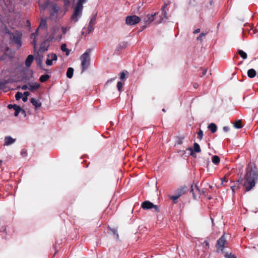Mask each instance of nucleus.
Listing matches in <instances>:
<instances>
[{"mask_svg":"<svg viewBox=\"0 0 258 258\" xmlns=\"http://www.w3.org/2000/svg\"><path fill=\"white\" fill-rule=\"evenodd\" d=\"M39 6H40V7H43V9L45 8V6H42V4L41 3V0L39 1Z\"/></svg>","mask_w":258,"mask_h":258,"instance_id":"obj_49","label":"nucleus"},{"mask_svg":"<svg viewBox=\"0 0 258 258\" xmlns=\"http://www.w3.org/2000/svg\"><path fill=\"white\" fill-rule=\"evenodd\" d=\"M87 1V0H78V1L76 5L80 6L83 8V4L84 3H86Z\"/></svg>","mask_w":258,"mask_h":258,"instance_id":"obj_30","label":"nucleus"},{"mask_svg":"<svg viewBox=\"0 0 258 258\" xmlns=\"http://www.w3.org/2000/svg\"><path fill=\"white\" fill-rule=\"evenodd\" d=\"M29 92H25L24 93V95L25 96V97H28V96L29 95Z\"/></svg>","mask_w":258,"mask_h":258,"instance_id":"obj_45","label":"nucleus"},{"mask_svg":"<svg viewBox=\"0 0 258 258\" xmlns=\"http://www.w3.org/2000/svg\"><path fill=\"white\" fill-rule=\"evenodd\" d=\"M45 43V42H43V43H42L41 44V46H40V48L41 49H42L43 51H46L47 50V48H44L43 46V45Z\"/></svg>","mask_w":258,"mask_h":258,"instance_id":"obj_41","label":"nucleus"},{"mask_svg":"<svg viewBox=\"0 0 258 258\" xmlns=\"http://www.w3.org/2000/svg\"><path fill=\"white\" fill-rule=\"evenodd\" d=\"M186 191V188L184 187H181L180 188H179L177 190V194L178 195H180V197L182 195L185 194Z\"/></svg>","mask_w":258,"mask_h":258,"instance_id":"obj_23","label":"nucleus"},{"mask_svg":"<svg viewBox=\"0 0 258 258\" xmlns=\"http://www.w3.org/2000/svg\"><path fill=\"white\" fill-rule=\"evenodd\" d=\"M14 110H15L14 115L17 116L21 111V108L20 106L17 105V106H15V108H14Z\"/></svg>","mask_w":258,"mask_h":258,"instance_id":"obj_28","label":"nucleus"},{"mask_svg":"<svg viewBox=\"0 0 258 258\" xmlns=\"http://www.w3.org/2000/svg\"><path fill=\"white\" fill-rule=\"evenodd\" d=\"M28 88H29L28 84V85H24L22 87V89L23 90H26L27 89H28Z\"/></svg>","mask_w":258,"mask_h":258,"instance_id":"obj_40","label":"nucleus"},{"mask_svg":"<svg viewBox=\"0 0 258 258\" xmlns=\"http://www.w3.org/2000/svg\"><path fill=\"white\" fill-rule=\"evenodd\" d=\"M142 208L145 210L151 209L154 208L156 211H158V207L157 205H154L152 203L146 201L142 204Z\"/></svg>","mask_w":258,"mask_h":258,"instance_id":"obj_9","label":"nucleus"},{"mask_svg":"<svg viewBox=\"0 0 258 258\" xmlns=\"http://www.w3.org/2000/svg\"><path fill=\"white\" fill-rule=\"evenodd\" d=\"M23 96V94L21 92H17L15 95V98L17 100L20 99Z\"/></svg>","mask_w":258,"mask_h":258,"instance_id":"obj_32","label":"nucleus"},{"mask_svg":"<svg viewBox=\"0 0 258 258\" xmlns=\"http://www.w3.org/2000/svg\"><path fill=\"white\" fill-rule=\"evenodd\" d=\"M15 106H17V105H16L9 104L8 107V108L9 109L13 108L14 109V108H15Z\"/></svg>","mask_w":258,"mask_h":258,"instance_id":"obj_42","label":"nucleus"},{"mask_svg":"<svg viewBox=\"0 0 258 258\" xmlns=\"http://www.w3.org/2000/svg\"><path fill=\"white\" fill-rule=\"evenodd\" d=\"M208 128L210 130L212 133L216 132L217 131V126L214 123H210L208 126Z\"/></svg>","mask_w":258,"mask_h":258,"instance_id":"obj_20","label":"nucleus"},{"mask_svg":"<svg viewBox=\"0 0 258 258\" xmlns=\"http://www.w3.org/2000/svg\"><path fill=\"white\" fill-rule=\"evenodd\" d=\"M225 256L226 258H236V257L232 254L231 253H230V254H226L225 255Z\"/></svg>","mask_w":258,"mask_h":258,"instance_id":"obj_39","label":"nucleus"},{"mask_svg":"<svg viewBox=\"0 0 258 258\" xmlns=\"http://www.w3.org/2000/svg\"><path fill=\"white\" fill-rule=\"evenodd\" d=\"M203 133L202 130H200L199 132L198 133V138L200 139V140H201L203 138Z\"/></svg>","mask_w":258,"mask_h":258,"instance_id":"obj_35","label":"nucleus"},{"mask_svg":"<svg viewBox=\"0 0 258 258\" xmlns=\"http://www.w3.org/2000/svg\"><path fill=\"white\" fill-rule=\"evenodd\" d=\"M212 161L213 163L217 165L220 162V158L218 156H214L212 157Z\"/></svg>","mask_w":258,"mask_h":258,"instance_id":"obj_25","label":"nucleus"},{"mask_svg":"<svg viewBox=\"0 0 258 258\" xmlns=\"http://www.w3.org/2000/svg\"><path fill=\"white\" fill-rule=\"evenodd\" d=\"M182 143V141L181 140L179 141L178 144H181Z\"/></svg>","mask_w":258,"mask_h":258,"instance_id":"obj_53","label":"nucleus"},{"mask_svg":"<svg viewBox=\"0 0 258 258\" xmlns=\"http://www.w3.org/2000/svg\"><path fill=\"white\" fill-rule=\"evenodd\" d=\"M34 59V57L32 55H29L26 58L25 61V64L27 67H29L31 66L32 62H33Z\"/></svg>","mask_w":258,"mask_h":258,"instance_id":"obj_17","label":"nucleus"},{"mask_svg":"<svg viewBox=\"0 0 258 258\" xmlns=\"http://www.w3.org/2000/svg\"><path fill=\"white\" fill-rule=\"evenodd\" d=\"M207 70H203V76H204L207 73Z\"/></svg>","mask_w":258,"mask_h":258,"instance_id":"obj_50","label":"nucleus"},{"mask_svg":"<svg viewBox=\"0 0 258 258\" xmlns=\"http://www.w3.org/2000/svg\"><path fill=\"white\" fill-rule=\"evenodd\" d=\"M162 111H165V109H162Z\"/></svg>","mask_w":258,"mask_h":258,"instance_id":"obj_58","label":"nucleus"},{"mask_svg":"<svg viewBox=\"0 0 258 258\" xmlns=\"http://www.w3.org/2000/svg\"><path fill=\"white\" fill-rule=\"evenodd\" d=\"M95 21H96V17L93 16L91 18V19L89 21V25H88V27L87 28L88 32L86 33V34L89 33L90 32H92L93 30V29H94L93 27L95 24Z\"/></svg>","mask_w":258,"mask_h":258,"instance_id":"obj_12","label":"nucleus"},{"mask_svg":"<svg viewBox=\"0 0 258 258\" xmlns=\"http://www.w3.org/2000/svg\"><path fill=\"white\" fill-rule=\"evenodd\" d=\"M227 244V240L224 235H222L217 241L216 247L218 252H223L224 245Z\"/></svg>","mask_w":258,"mask_h":258,"instance_id":"obj_7","label":"nucleus"},{"mask_svg":"<svg viewBox=\"0 0 258 258\" xmlns=\"http://www.w3.org/2000/svg\"><path fill=\"white\" fill-rule=\"evenodd\" d=\"M21 33L16 31L11 36V38L15 42L18 48H19L22 45L21 42Z\"/></svg>","mask_w":258,"mask_h":258,"instance_id":"obj_8","label":"nucleus"},{"mask_svg":"<svg viewBox=\"0 0 258 258\" xmlns=\"http://www.w3.org/2000/svg\"><path fill=\"white\" fill-rule=\"evenodd\" d=\"M57 59V56L55 53H50L47 55V59L46 61V64L47 66H51L53 64V62L56 61Z\"/></svg>","mask_w":258,"mask_h":258,"instance_id":"obj_10","label":"nucleus"},{"mask_svg":"<svg viewBox=\"0 0 258 258\" xmlns=\"http://www.w3.org/2000/svg\"><path fill=\"white\" fill-rule=\"evenodd\" d=\"M114 80V79L113 78V79H111L110 80H109V81H113ZM109 82V81H107V82Z\"/></svg>","mask_w":258,"mask_h":258,"instance_id":"obj_54","label":"nucleus"},{"mask_svg":"<svg viewBox=\"0 0 258 258\" xmlns=\"http://www.w3.org/2000/svg\"><path fill=\"white\" fill-rule=\"evenodd\" d=\"M141 21V18L136 15L128 16L126 17L125 24L127 25H135Z\"/></svg>","mask_w":258,"mask_h":258,"instance_id":"obj_6","label":"nucleus"},{"mask_svg":"<svg viewBox=\"0 0 258 258\" xmlns=\"http://www.w3.org/2000/svg\"><path fill=\"white\" fill-rule=\"evenodd\" d=\"M49 77L48 75H42L39 79V80L41 82H44L46 81L48 79Z\"/></svg>","mask_w":258,"mask_h":258,"instance_id":"obj_27","label":"nucleus"},{"mask_svg":"<svg viewBox=\"0 0 258 258\" xmlns=\"http://www.w3.org/2000/svg\"><path fill=\"white\" fill-rule=\"evenodd\" d=\"M205 186H208V187L209 188H211V187H212V186L211 185H209V184L207 183L205 184Z\"/></svg>","mask_w":258,"mask_h":258,"instance_id":"obj_51","label":"nucleus"},{"mask_svg":"<svg viewBox=\"0 0 258 258\" xmlns=\"http://www.w3.org/2000/svg\"><path fill=\"white\" fill-rule=\"evenodd\" d=\"M15 142V139H13L10 136H7L5 138L4 146H9L13 144Z\"/></svg>","mask_w":258,"mask_h":258,"instance_id":"obj_14","label":"nucleus"},{"mask_svg":"<svg viewBox=\"0 0 258 258\" xmlns=\"http://www.w3.org/2000/svg\"><path fill=\"white\" fill-rule=\"evenodd\" d=\"M116 236H117V237L118 238V234H116Z\"/></svg>","mask_w":258,"mask_h":258,"instance_id":"obj_59","label":"nucleus"},{"mask_svg":"<svg viewBox=\"0 0 258 258\" xmlns=\"http://www.w3.org/2000/svg\"><path fill=\"white\" fill-rule=\"evenodd\" d=\"M22 100L23 102H25L27 101L28 97L24 96V97H23Z\"/></svg>","mask_w":258,"mask_h":258,"instance_id":"obj_48","label":"nucleus"},{"mask_svg":"<svg viewBox=\"0 0 258 258\" xmlns=\"http://www.w3.org/2000/svg\"><path fill=\"white\" fill-rule=\"evenodd\" d=\"M63 15L59 8L56 5H53L50 10V18L54 21L60 18Z\"/></svg>","mask_w":258,"mask_h":258,"instance_id":"obj_3","label":"nucleus"},{"mask_svg":"<svg viewBox=\"0 0 258 258\" xmlns=\"http://www.w3.org/2000/svg\"><path fill=\"white\" fill-rule=\"evenodd\" d=\"M83 8L77 5L74 8L73 15L71 17V20L74 23L79 21L82 15Z\"/></svg>","mask_w":258,"mask_h":258,"instance_id":"obj_5","label":"nucleus"},{"mask_svg":"<svg viewBox=\"0 0 258 258\" xmlns=\"http://www.w3.org/2000/svg\"><path fill=\"white\" fill-rule=\"evenodd\" d=\"M122 87H123V84L120 82H118L117 84V88L119 91H120Z\"/></svg>","mask_w":258,"mask_h":258,"instance_id":"obj_33","label":"nucleus"},{"mask_svg":"<svg viewBox=\"0 0 258 258\" xmlns=\"http://www.w3.org/2000/svg\"><path fill=\"white\" fill-rule=\"evenodd\" d=\"M204 248L207 249L209 248V242L208 241H204L203 243H201Z\"/></svg>","mask_w":258,"mask_h":258,"instance_id":"obj_31","label":"nucleus"},{"mask_svg":"<svg viewBox=\"0 0 258 258\" xmlns=\"http://www.w3.org/2000/svg\"><path fill=\"white\" fill-rule=\"evenodd\" d=\"M81 60L82 72L85 71L89 67L90 61L89 53L84 52L80 57Z\"/></svg>","mask_w":258,"mask_h":258,"instance_id":"obj_2","label":"nucleus"},{"mask_svg":"<svg viewBox=\"0 0 258 258\" xmlns=\"http://www.w3.org/2000/svg\"><path fill=\"white\" fill-rule=\"evenodd\" d=\"M64 3V5L66 7H68L70 5V0H62Z\"/></svg>","mask_w":258,"mask_h":258,"instance_id":"obj_36","label":"nucleus"},{"mask_svg":"<svg viewBox=\"0 0 258 258\" xmlns=\"http://www.w3.org/2000/svg\"><path fill=\"white\" fill-rule=\"evenodd\" d=\"M125 74L123 72L120 73V79L123 80L125 78Z\"/></svg>","mask_w":258,"mask_h":258,"instance_id":"obj_38","label":"nucleus"},{"mask_svg":"<svg viewBox=\"0 0 258 258\" xmlns=\"http://www.w3.org/2000/svg\"><path fill=\"white\" fill-rule=\"evenodd\" d=\"M46 27V21L45 20H42L41 21L40 24L39 25V27L37 29L35 33H33L31 35V39L32 40V44H33L34 48H35L37 46V40L36 37L38 35V30L40 29H45Z\"/></svg>","mask_w":258,"mask_h":258,"instance_id":"obj_4","label":"nucleus"},{"mask_svg":"<svg viewBox=\"0 0 258 258\" xmlns=\"http://www.w3.org/2000/svg\"><path fill=\"white\" fill-rule=\"evenodd\" d=\"M74 73V70L72 68H69L68 69L67 72V76L68 78L71 79L72 78Z\"/></svg>","mask_w":258,"mask_h":258,"instance_id":"obj_22","label":"nucleus"},{"mask_svg":"<svg viewBox=\"0 0 258 258\" xmlns=\"http://www.w3.org/2000/svg\"><path fill=\"white\" fill-rule=\"evenodd\" d=\"M238 54L243 59H246L247 58L246 53L241 50H238Z\"/></svg>","mask_w":258,"mask_h":258,"instance_id":"obj_29","label":"nucleus"},{"mask_svg":"<svg viewBox=\"0 0 258 258\" xmlns=\"http://www.w3.org/2000/svg\"><path fill=\"white\" fill-rule=\"evenodd\" d=\"M232 190L233 192H234V187H232Z\"/></svg>","mask_w":258,"mask_h":258,"instance_id":"obj_52","label":"nucleus"},{"mask_svg":"<svg viewBox=\"0 0 258 258\" xmlns=\"http://www.w3.org/2000/svg\"><path fill=\"white\" fill-rule=\"evenodd\" d=\"M205 34L203 33L200 34V35L197 37L198 40L202 41L203 40V37L205 36Z\"/></svg>","mask_w":258,"mask_h":258,"instance_id":"obj_37","label":"nucleus"},{"mask_svg":"<svg viewBox=\"0 0 258 258\" xmlns=\"http://www.w3.org/2000/svg\"><path fill=\"white\" fill-rule=\"evenodd\" d=\"M258 178V173L255 167H251L248 169L245 175V182L244 186L246 191H249L255 185L256 181Z\"/></svg>","mask_w":258,"mask_h":258,"instance_id":"obj_1","label":"nucleus"},{"mask_svg":"<svg viewBox=\"0 0 258 258\" xmlns=\"http://www.w3.org/2000/svg\"><path fill=\"white\" fill-rule=\"evenodd\" d=\"M161 21H162V20H160V21H159L158 22V23H161Z\"/></svg>","mask_w":258,"mask_h":258,"instance_id":"obj_57","label":"nucleus"},{"mask_svg":"<svg viewBox=\"0 0 258 258\" xmlns=\"http://www.w3.org/2000/svg\"><path fill=\"white\" fill-rule=\"evenodd\" d=\"M168 4L169 3H165L164 6L161 9L162 12L163 13L164 15V18L162 19V20H163L164 19H167V13L166 12H164V10L166 8V7L168 5Z\"/></svg>","mask_w":258,"mask_h":258,"instance_id":"obj_24","label":"nucleus"},{"mask_svg":"<svg viewBox=\"0 0 258 258\" xmlns=\"http://www.w3.org/2000/svg\"><path fill=\"white\" fill-rule=\"evenodd\" d=\"M37 60L38 61V63H42V57H40L39 58H37Z\"/></svg>","mask_w":258,"mask_h":258,"instance_id":"obj_47","label":"nucleus"},{"mask_svg":"<svg viewBox=\"0 0 258 258\" xmlns=\"http://www.w3.org/2000/svg\"><path fill=\"white\" fill-rule=\"evenodd\" d=\"M28 89L31 91H33L38 88L39 84L37 82H32L28 84Z\"/></svg>","mask_w":258,"mask_h":258,"instance_id":"obj_15","label":"nucleus"},{"mask_svg":"<svg viewBox=\"0 0 258 258\" xmlns=\"http://www.w3.org/2000/svg\"><path fill=\"white\" fill-rule=\"evenodd\" d=\"M247 75L250 78H254L256 76V71L253 69H250L247 71Z\"/></svg>","mask_w":258,"mask_h":258,"instance_id":"obj_19","label":"nucleus"},{"mask_svg":"<svg viewBox=\"0 0 258 258\" xmlns=\"http://www.w3.org/2000/svg\"><path fill=\"white\" fill-rule=\"evenodd\" d=\"M197 86V85H194V87H195V88H196V87H197V86Z\"/></svg>","mask_w":258,"mask_h":258,"instance_id":"obj_56","label":"nucleus"},{"mask_svg":"<svg viewBox=\"0 0 258 258\" xmlns=\"http://www.w3.org/2000/svg\"><path fill=\"white\" fill-rule=\"evenodd\" d=\"M223 130L224 132H227L229 130V128L228 126H224Z\"/></svg>","mask_w":258,"mask_h":258,"instance_id":"obj_43","label":"nucleus"},{"mask_svg":"<svg viewBox=\"0 0 258 258\" xmlns=\"http://www.w3.org/2000/svg\"><path fill=\"white\" fill-rule=\"evenodd\" d=\"M200 32V29H196V30L194 31V33L195 34H197V33H199Z\"/></svg>","mask_w":258,"mask_h":258,"instance_id":"obj_46","label":"nucleus"},{"mask_svg":"<svg viewBox=\"0 0 258 258\" xmlns=\"http://www.w3.org/2000/svg\"><path fill=\"white\" fill-rule=\"evenodd\" d=\"M206 188V187H205L204 189H203L202 191L200 190V189H199V188L198 187V186L197 185H191V192H192V195H193V197L194 198L196 197V196L198 195V194H200L201 192H202L203 194H205L206 193V190H205V189Z\"/></svg>","mask_w":258,"mask_h":258,"instance_id":"obj_11","label":"nucleus"},{"mask_svg":"<svg viewBox=\"0 0 258 258\" xmlns=\"http://www.w3.org/2000/svg\"><path fill=\"white\" fill-rule=\"evenodd\" d=\"M234 126L236 128H238V129L242 128V125L241 124V120H238L236 121L234 124Z\"/></svg>","mask_w":258,"mask_h":258,"instance_id":"obj_26","label":"nucleus"},{"mask_svg":"<svg viewBox=\"0 0 258 258\" xmlns=\"http://www.w3.org/2000/svg\"><path fill=\"white\" fill-rule=\"evenodd\" d=\"M188 150H189L190 151V152H191L190 154L191 155H192L194 151L195 152H197V153H200L201 152V149H200V145L198 143H194V150L191 148H188Z\"/></svg>","mask_w":258,"mask_h":258,"instance_id":"obj_16","label":"nucleus"},{"mask_svg":"<svg viewBox=\"0 0 258 258\" xmlns=\"http://www.w3.org/2000/svg\"><path fill=\"white\" fill-rule=\"evenodd\" d=\"M180 197V195L176 194L175 196H172L171 197V199L173 200L174 201V203H176V200H177Z\"/></svg>","mask_w":258,"mask_h":258,"instance_id":"obj_34","label":"nucleus"},{"mask_svg":"<svg viewBox=\"0 0 258 258\" xmlns=\"http://www.w3.org/2000/svg\"><path fill=\"white\" fill-rule=\"evenodd\" d=\"M82 34H83V35H84V34L85 32H84V30H83V31L82 32Z\"/></svg>","mask_w":258,"mask_h":258,"instance_id":"obj_55","label":"nucleus"},{"mask_svg":"<svg viewBox=\"0 0 258 258\" xmlns=\"http://www.w3.org/2000/svg\"><path fill=\"white\" fill-rule=\"evenodd\" d=\"M157 14V13H155L154 14H147L145 17V18H144V21L146 23V24H149L150 23H151L152 22H153L155 18H154V16H155Z\"/></svg>","mask_w":258,"mask_h":258,"instance_id":"obj_13","label":"nucleus"},{"mask_svg":"<svg viewBox=\"0 0 258 258\" xmlns=\"http://www.w3.org/2000/svg\"><path fill=\"white\" fill-rule=\"evenodd\" d=\"M62 32L63 33H66L68 30V28L67 27H66V28L62 27Z\"/></svg>","mask_w":258,"mask_h":258,"instance_id":"obj_44","label":"nucleus"},{"mask_svg":"<svg viewBox=\"0 0 258 258\" xmlns=\"http://www.w3.org/2000/svg\"><path fill=\"white\" fill-rule=\"evenodd\" d=\"M31 103L35 106L36 108H38L41 106V103L39 100L34 98L31 99Z\"/></svg>","mask_w":258,"mask_h":258,"instance_id":"obj_18","label":"nucleus"},{"mask_svg":"<svg viewBox=\"0 0 258 258\" xmlns=\"http://www.w3.org/2000/svg\"><path fill=\"white\" fill-rule=\"evenodd\" d=\"M60 48L63 52H66L67 55H68L70 54V51L69 49L67 48L66 44H62L61 45Z\"/></svg>","mask_w":258,"mask_h":258,"instance_id":"obj_21","label":"nucleus"}]
</instances>
